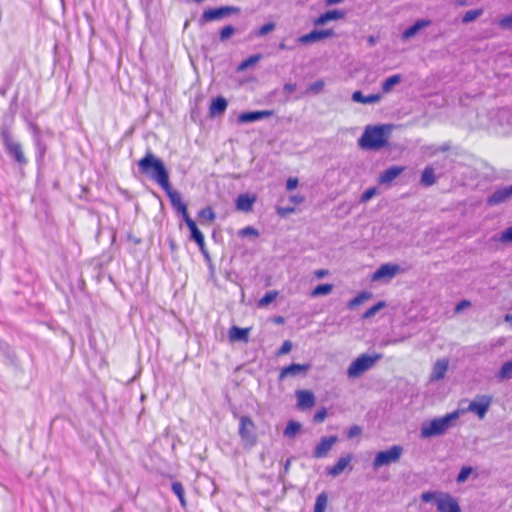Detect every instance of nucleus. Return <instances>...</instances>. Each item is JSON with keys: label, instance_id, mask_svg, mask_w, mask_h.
I'll return each mask as SVG.
<instances>
[{"label": "nucleus", "instance_id": "obj_1", "mask_svg": "<svg viewBox=\"0 0 512 512\" xmlns=\"http://www.w3.org/2000/svg\"><path fill=\"white\" fill-rule=\"evenodd\" d=\"M138 167L147 177L159 184L163 189L169 188V174L164 163L151 151L139 160Z\"/></svg>", "mask_w": 512, "mask_h": 512}, {"label": "nucleus", "instance_id": "obj_2", "mask_svg": "<svg viewBox=\"0 0 512 512\" xmlns=\"http://www.w3.org/2000/svg\"><path fill=\"white\" fill-rule=\"evenodd\" d=\"M391 130L390 125H368L359 138L358 144L366 150L380 149L386 145Z\"/></svg>", "mask_w": 512, "mask_h": 512}, {"label": "nucleus", "instance_id": "obj_3", "mask_svg": "<svg viewBox=\"0 0 512 512\" xmlns=\"http://www.w3.org/2000/svg\"><path fill=\"white\" fill-rule=\"evenodd\" d=\"M464 414V410H455L443 417L434 418L421 424L420 436L422 438H431L440 436L454 426L456 420Z\"/></svg>", "mask_w": 512, "mask_h": 512}, {"label": "nucleus", "instance_id": "obj_4", "mask_svg": "<svg viewBox=\"0 0 512 512\" xmlns=\"http://www.w3.org/2000/svg\"><path fill=\"white\" fill-rule=\"evenodd\" d=\"M425 503L433 502L438 512H461L456 498L443 491H425L420 496Z\"/></svg>", "mask_w": 512, "mask_h": 512}, {"label": "nucleus", "instance_id": "obj_5", "mask_svg": "<svg viewBox=\"0 0 512 512\" xmlns=\"http://www.w3.org/2000/svg\"><path fill=\"white\" fill-rule=\"evenodd\" d=\"M382 358L381 354H361L351 362L347 369V376L350 379H357L362 374L373 368V366Z\"/></svg>", "mask_w": 512, "mask_h": 512}, {"label": "nucleus", "instance_id": "obj_6", "mask_svg": "<svg viewBox=\"0 0 512 512\" xmlns=\"http://www.w3.org/2000/svg\"><path fill=\"white\" fill-rule=\"evenodd\" d=\"M402 454L403 447L400 445H393L387 450L380 451L373 460V468L378 469L382 466L396 463L400 460Z\"/></svg>", "mask_w": 512, "mask_h": 512}, {"label": "nucleus", "instance_id": "obj_7", "mask_svg": "<svg viewBox=\"0 0 512 512\" xmlns=\"http://www.w3.org/2000/svg\"><path fill=\"white\" fill-rule=\"evenodd\" d=\"M1 138L6 151L14 158V160L19 164H26L27 159L22 151L21 144L13 140L10 132L8 130H3L1 132Z\"/></svg>", "mask_w": 512, "mask_h": 512}, {"label": "nucleus", "instance_id": "obj_8", "mask_svg": "<svg viewBox=\"0 0 512 512\" xmlns=\"http://www.w3.org/2000/svg\"><path fill=\"white\" fill-rule=\"evenodd\" d=\"M492 403V397L489 395H477L473 401H471L468 407L464 410V413L470 412L478 416L479 419H483Z\"/></svg>", "mask_w": 512, "mask_h": 512}, {"label": "nucleus", "instance_id": "obj_9", "mask_svg": "<svg viewBox=\"0 0 512 512\" xmlns=\"http://www.w3.org/2000/svg\"><path fill=\"white\" fill-rule=\"evenodd\" d=\"M399 272H401V268L397 264H383L381 265L371 276V280L376 282L380 280L389 281L394 278Z\"/></svg>", "mask_w": 512, "mask_h": 512}, {"label": "nucleus", "instance_id": "obj_10", "mask_svg": "<svg viewBox=\"0 0 512 512\" xmlns=\"http://www.w3.org/2000/svg\"><path fill=\"white\" fill-rule=\"evenodd\" d=\"M254 430L255 426L250 418L245 416L240 418L239 433L242 440L248 446L254 445Z\"/></svg>", "mask_w": 512, "mask_h": 512}, {"label": "nucleus", "instance_id": "obj_11", "mask_svg": "<svg viewBox=\"0 0 512 512\" xmlns=\"http://www.w3.org/2000/svg\"><path fill=\"white\" fill-rule=\"evenodd\" d=\"M335 36V32L332 29L313 30L308 34L302 35L298 38L300 44H310L319 42L323 39L332 38Z\"/></svg>", "mask_w": 512, "mask_h": 512}, {"label": "nucleus", "instance_id": "obj_12", "mask_svg": "<svg viewBox=\"0 0 512 512\" xmlns=\"http://www.w3.org/2000/svg\"><path fill=\"white\" fill-rule=\"evenodd\" d=\"M337 441V436L322 437L314 448L313 457L317 459L326 457Z\"/></svg>", "mask_w": 512, "mask_h": 512}, {"label": "nucleus", "instance_id": "obj_13", "mask_svg": "<svg viewBox=\"0 0 512 512\" xmlns=\"http://www.w3.org/2000/svg\"><path fill=\"white\" fill-rule=\"evenodd\" d=\"M164 191L167 193L170 201H171V204L173 206V208L178 212L180 213L182 216H183V219L186 220V217H190L188 215V212H187V206L186 204L183 202L180 194L176 191H174L172 188H171V185L169 184V188L168 189H164Z\"/></svg>", "mask_w": 512, "mask_h": 512}, {"label": "nucleus", "instance_id": "obj_14", "mask_svg": "<svg viewBox=\"0 0 512 512\" xmlns=\"http://www.w3.org/2000/svg\"><path fill=\"white\" fill-rule=\"evenodd\" d=\"M512 198V185L501 187L494 191L487 199V203L491 206L498 205L500 203L506 202Z\"/></svg>", "mask_w": 512, "mask_h": 512}, {"label": "nucleus", "instance_id": "obj_15", "mask_svg": "<svg viewBox=\"0 0 512 512\" xmlns=\"http://www.w3.org/2000/svg\"><path fill=\"white\" fill-rule=\"evenodd\" d=\"M353 459V456L349 453L342 454L337 460L336 464L327 469L328 475L332 477L339 476L345 469L350 468V463Z\"/></svg>", "mask_w": 512, "mask_h": 512}, {"label": "nucleus", "instance_id": "obj_16", "mask_svg": "<svg viewBox=\"0 0 512 512\" xmlns=\"http://www.w3.org/2000/svg\"><path fill=\"white\" fill-rule=\"evenodd\" d=\"M448 367H449V361L447 359H445V358L438 359L432 367V371L430 374V381L437 382V381L442 380L448 371Z\"/></svg>", "mask_w": 512, "mask_h": 512}, {"label": "nucleus", "instance_id": "obj_17", "mask_svg": "<svg viewBox=\"0 0 512 512\" xmlns=\"http://www.w3.org/2000/svg\"><path fill=\"white\" fill-rule=\"evenodd\" d=\"M234 11V8L232 7H219L215 9H208L205 10L202 14V19L205 22L219 20L224 18L225 16H228L231 12Z\"/></svg>", "mask_w": 512, "mask_h": 512}, {"label": "nucleus", "instance_id": "obj_18", "mask_svg": "<svg viewBox=\"0 0 512 512\" xmlns=\"http://www.w3.org/2000/svg\"><path fill=\"white\" fill-rule=\"evenodd\" d=\"M310 366L308 364H291L289 366L284 367L279 375V379L283 380L287 377H294L299 375L300 373H306L309 370Z\"/></svg>", "mask_w": 512, "mask_h": 512}, {"label": "nucleus", "instance_id": "obj_19", "mask_svg": "<svg viewBox=\"0 0 512 512\" xmlns=\"http://www.w3.org/2000/svg\"><path fill=\"white\" fill-rule=\"evenodd\" d=\"M345 17V12L342 10H330L323 14H321L319 17L314 19L313 24L315 26H322L328 23L329 21L334 20H340Z\"/></svg>", "mask_w": 512, "mask_h": 512}, {"label": "nucleus", "instance_id": "obj_20", "mask_svg": "<svg viewBox=\"0 0 512 512\" xmlns=\"http://www.w3.org/2000/svg\"><path fill=\"white\" fill-rule=\"evenodd\" d=\"M184 221L191 232V239H193L197 243L200 250L204 253L205 240L202 232L198 229L196 223L190 217H186V220Z\"/></svg>", "mask_w": 512, "mask_h": 512}, {"label": "nucleus", "instance_id": "obj_21", "mask_svg": "<svg viewBox=\"0 0 512 512\" xmlns=\"http://www.w3.org/2000/svg\"><path fill=\"white\" fill-rule=\"evenodd\" d=\"M297 405L300 409L311 408L315 404V396L311 391L298 390L296 392Z\"/></svg>", "mask_w": 512, "mask_h": 512}, {"label": "nucleus", "instance_id": "obj_22", "mask_svg": "<svg viewBox=\"0 0 512 512\" xmlns=\"http://www.w3.org/2000/svg\"><path fill=\"white\" fill-rule=\"evenodd\" d=\"M251 329H252L251 327H249V328H239L237 326L231 327L228 332V337H229L230 342H247Z\"/></svg>", "mask_w": 512, "mask_h": 512}, {"label": "nucleus", "instance_id": "obj_23", "mask_svg": "<svg viewBox=\"0 0 512 512\" xmlns=\"http://www.w3.org/2000/svg\"><path fill=\"white\" fill-rule=\"evenodd\" d=\"M430 25H431V21L428 19L417 20L412 26L407 28L402 33V39L408 40V39L414 37L420 30H422L426 27H429Z\"/></svg>", "mask_w": 512, "mask_h": 512}, {"label": "nucleus", "instance_id": "obj_24", "mask_svg": "<svg viewBox=\"0 0 512 512\" xmlns=\"http://www.w3.org/2000/svg\"><path fill=\"white\" fill-rule=\"evenodd\" d=\"M255 200V196L241 194L237 197L235 201L236 209L241 212H249L253 209V204Z\"/></svg>", "mask_w": 512, "mask_h": 512}, {"label": "nucleus", "instance_id": "obj_25", "mask_svg": "<svg viewBox=\"0 0 512 512\" xmlns=\"http://www.w3.org/2000/svg\"><path fill=\"white\" fill-rule=\"evenodd\" d=\"M404 170L405 167L402 166H391L380 175L379 182L381 184H388L396 179Z\"/></svg>", "mask_w": 512, "mask_h": 512}, {"label": "nucleus", "instance_id": "obj_26", "mask_svg": "<svg viewBox=\"0 0 512 512\" xmlns=\"http://www.w3.org/2000/svg\"><path fill=\"white\" fill-rule=\"evenodd\" d=\"M352 101L362 104H373L381 101L382 96L380 94H370L364 96L361 91L353 92L351 96Z\"/></svg>", "mask_w": 512, "mask_h": 512}, {"label": "nucleus", "instance_id": "obj_27", "mask_svg": "<svg viewBox=\"0 0 512 512\" xmlns=\"http://www.w3.org/2000/svg\"><path fill=\"white\" fill-rule=\"evenodd\" d=\"M436 182L435 172L433 167L427 166L421 175V184L426 187L432 186Z\"/></svg>", "mask_w": 512, "mask_h": 512}, {"label": "nucleus", "instance_id": "obj_28", "mask_svg": "<svg viewBox=\"0 0 512 512\" xmlns=\"http://www.w3.org/2000/svg\"><path fill=\"white\" fill-rule=\"evenodd\" d=\"M402 81V76L400 74H395L390 77H388L383 83H382V91L383 93H389L392 91V89L398 85Z\"/></svg>", "mask_w": 512, "mask_h": 512}, {"label": "nucleus", "instance_id": "obj_29", "mask_svg": "<svg viewBox=\"0 0 512 512\" xmlns=\"http://www.w3.org/2000/svg\"><path fill=\"white\" fill-rule=\"evenodd\" d=\"M226 107L227 101L222 97H218L212 101L210 106V113L212 115L221 114L225 111Z\"/></svg>", "mask_w": 512, "mask_h": 512}, {"label": "nucleus", "instance_id": "obj_30", "mask_svg": "<svg viewBox=\"0 0 512 512\" xmlns=\"http://www.w3.org/2000/svg\"><path fill=\"white\" fill-rule=\"evenodd\" d=\"M371 297H372V293L365 292V291L361 292L356 297H354L352 300H350L347 303V308L348 309H354L357 306H359L362 303H364L365 301L369 300Z\"/></svg>", "mask_w": 512, "mask_h": 512}, {"label": "nucleus", "instance_id": "obj_31", "mask_svg": "<svg viewBox=\"0 0 512 512\" xmlns=\"http://www.w3.org/2000/svg\"><path fill=\"white\" fill-rule=\"evenodd\" d=\"M333 290V285L332 284H321V285H318L316 286L311 292H310V296L312 298H316V297H319V296H326L328 294H330Z\"/></svg>", "mask_w": 512, "mask_h": 512}, {"label": "nucleus", "instance_id": "obj_32", "mask_svg": "<svg viewBox=\"0 0 512 512\" xmlns=\"http://www.w3.org/2000/svg\"><path fill=\"white\" fill-rule=\"evenodd\" d=\"M497 378L500 381L512 378V360L505 362L498 371Z\"/></svg>", "mask_w": 512, "mask_h": 512}, {"label": "nucleus", "instance_id": "obj_33", "mask_svg": "<svg viewBox=\"0 0 512 512\" xmlns=\"http://www.w3.org/2000/svg\"><path fill=\"white\" fill-rule=\"evenodd\" d=\"M301 429V424L296 421H289L285 430L284 435L287 438H293Z\"/></svg>", "mask_w": 512, "mask_h": 512}, {"label": "nucleus", "instance_id": "obj_34", "mask_svg": "<svg viewBox=\"0 0 512 512\" xmlns=\"http://www.w3.org/2000/svg\"><path fill=\"white\" fill-rule=\"evenodd\" d=\"M328 498L326 493H320L315 502L314 512H324L327 507Z\"/></svg>", "mask_w": 512, "mask_h": 512}, {"label": "nucleus", "instance_id": "obj_35", "mask_svg": "<svg viewBox=\"0 0 512 512\" xmlns=\"http://www.w3.org/2000/svg\"><path fill=\"white\" fill-rule=\"evenodd\" d=\"M483 13L482 9H474L467 11L462 18L463 23H469L477 19Z\"/></svg>", "mask_w": 512, "mask_h": 512}, {"label": "nucleus", "instance_id": "obj_36", "mask_svg": "<svg viewBox=\"0 0 512 512\" xmlns=\"http://www.w3.org/2000/svg\"><path fill=\"white\" fill-rule=\"evenodd\" d=\"M386 306V303L384 301H380L371 308H369L364 314L363 318L368 319L372 318L377 312H379L381 309H383Z\"/></svg>", "mask_w": 512, "mask_h": 512}, {"label": "nucleus", "instance_id": "obj_37", "mask_svg": "<svg viewBox=\"0 0 512 512\" xmlns=\"http://www.w3.org/2000/svg\"><path fill=\"white\" fill-rule=\"evenodd\" d=\"M278 295L277 291H269L267 292L259 301L258 306H267L271 302H273Z\"/></svg>", "mask_w": 512, "mask_h": 512}, {"label": "nucleus", "instance_id": "obj_38", "mask_svg": "<svg viewBox=\"0 0 512 512\" xmlns=\"http://www.w3.org/2000/svg\"><path fill=\"white\" fill-rule=\"evenodd\" d=\"M472 472H473L472 467H470V466L462 467L457 476V479H456L457 482L464 483L468 479V477L471 475Z\"/></svg>", "mask_w": 512, "mask_h": 512}, {"label": "nucleus", "instance_id": "obj_39", "mask_svg": "<svg viewBox=\"0 0 512 512\" xmlns=\"http://www.w3.org/2000/svg\"><path fill=\"white\" fill-rule=\"evenodd\" d=\"M198 215L200 218L205 219L208 222H213L215 219V213H214L213 209L210 207H206V208L202 209Z\"/></svg>", "mask_w": 512, "mask_h": 512}, {"label": "nucleus", "instance_id": "obj_40", "mask_svg": "<svg viewBox=\"0 0 512 512\" xmlns=\"http://www.w3.org/2000/svg\"><path fill=\"white\" fill-rule=\"evenodd\" d=\"M324 86L325 82L323 80H317L309 85L307 92L312 94H318L323 90Z\"/></svg>", "mask_w": 512, "mask_h": 512}, {"label": "nucleus", "instance_id": "obj_41", "mask_svg": "<svg viewBox=\"0 0 512 512\" xmlns=\"http://www.w3.org/2000/svg\"><path fill=\"white\" fill-rule=\"evenodd\" d=\"M499 241L504 244H512V226L501 233Z\"/></svg>", "mask_w": 512, "mask_h": 512}, {"label": "nucleus", "instance_id": "obj_42", "mask_svg": "<svg viewBox=\"0 0 512 512\" xmlns=\"http://www.w3.org/2000/svg\"><path fill=\"white\" fill-rule=\"evenodd\" d=\"M235 33V29L233 26H225L220 31V39L221 41H225L229 39Z\"/></svg>", "mask_w": 512, "mask_h": 512}, {"label": "nucleus", "instance_id": "obj_43", "mask_svg": "<svg viewBox=\"0 0 512 512\" xmlns=\"http://www.w3.org/2000/svg\"><path fill=\"white\" fill-rule=\"evenodd\" d=\"M253 121H256V111L242 113L238 117V122H240V123L253 122Z\"/></svg>", "mask_w": 512, "mask_h": 512}, {"label": "nucleus", "instance_id": "obj_44", "mask_svg": "<svg viewBox=\"0 0 512 512\" xmlns=\"http://www.w3.org/2000/svg\"><path fill=\"white\" fill-rule=\"evenodd\" d=\"M256 63V55H251L248 59L243 61L237 68L238 71H243L246 68L254 65Z\"/></svg>", "mask_w": 512, "mask_h": 512}, {"label": "nucleus", "instance_id": "obj_45", "mask_svg": "<svg viewBox=\"0 0 512 512\" xmlns=\"http://www.w3.org/2000/svg\"><path fill=\"white\" fill-rule=\"evenodd\" d=\"M295 212L294 206L277 207V213L281 217H286Z\"/></svg>", "mask_w": 512, "mask_h": 512}, {"label": "nucleus", "instance_id": "obj_46", "mask_svg": "<svg viewBox=\"0 0 512 512\" xmlns=\"http://www.w3.org/2000/svg\"><path fill=\"white\" fill-rule=\"evenodd\" d=\"M361 433H362V428L358 425H353L352 427H350V429L347 433V437L349 439H352L354 437L360 436Z\"/></svg>", "mask_w": 512, "mask_h": 512}, {"label": "nucleus", "instance_id": "obj_47", "mask_svg": "<svg viewBox=\"0 0 512 512\" xmlns=\"http://www.w3.org/2000/svg\"><path fill=\"white\" fill-rule=\"evenodd\" d=\"M376 194V189L375 188H369L367 189L362 195H361V198H360V202L364 203V202H367L369 201L372 197H374V195Z\"/></svg>", "mask_w": 512, "mask_h": 512}, {"label": "nucleus", "instance_id": "obj_48", "mask_svg": "<svg viewBox=\"0 0 512 512\" xmlns=\"http://www.w3.org/2000/svg\"><path fill=\"white\" fill-rule=\"evenodd\" d=\"M326 416H327L326 409L325 408H321L314 415V421L317 422V423H321V422H323L325 420Z\"/></svg>", "mask_w": 512, "mask_h": 512}, {"label": "nucleus", "instance_id": "obj_49", "mask_svg": "<svg viewBox=\"0 0 512 512\" xmlns=\"http://www.w3.org/2000/svg\"><path fill=\"white\" fill-rule=\"evenodd\" d=\"M292 349V343L290 341H284L281 348L278 351L279 355H284L290 352Z\"/></svg>", "mask_w": 512, "mask_h": 512}, {"label": "nucleus", "instance_id": "obj_50", "mask_svg": "<svg viewBox=\"0 0 512 512\" xmlns=\"http://www.w3.org/2000/svg\"><path fill=\"white\" fill-rule=\"evenodd\" d=\"M470 305H471V302H470V301H468V300H462V301H460V302L456 305V307H455V312H456V313H460V312H462L464 309H466V308L470 307Z\"/></svg>", "mask_w": 512, "mask_h": 512}, {"label": "nucleus", "instance_id": "obj_51", "mask_svg": "<svg viewBox=\"0 0 512 512\" xmlns=\"http://www.w3.org/2000/svg\"><path fill=\"white\" fill-rule=\"evenodd\" d=\"M298 186V179L295 177L288 178L286 181V188L289 191L294 190Z\"/></svg>", "mask_w": 512, "mask_h": 512}, {"label": "nucleus", "instance_id": "obj_52", "mask_svg": "<svg viewBox=\"0 0 512 512\" xmlns=\"http://www.w3.org/2000/svg\"><path fill=\"white\" fill-rule=\"evenodd\" d=\"M172 491L176 496H179L184 493V488L180 482H173L172 483Z\"/></svg>", "mask_w": 512, "mask_h": 512}, {"label": "nucleus", "instance_id": "obj_53", "mask_svg": "<svg viewBox=\"0 0 512 512\" xmlns=\"http://www.w3.org/2000/svg\"><path fill=\"white\" fill-rule=\"evenodd\" d=\"M304 201V196L302 195H291L289 197V202L293 204V206L295 207L296 205H299L301 204L302 202Z\"/></svg>", "mask_w": 512, "mask_h": 512}, {"label": "nucleus", "instance_id": "obj_54", "mask_svg": "<svg viewBox=\"0 0 512 512\" xmlns=\"http://www.w3.org/2000/svg\"><path fill=\"white\" fill-rule=\"evenodd\" d=\"M255 233H256V231L252 227H246V228H243V229L238 231V235L241 236V237H245V236H248V235H253Z\"/></svg>", "mask_w": 512, "mask_h": 512}, {"label": "nucleus", "instance_id": "obj_55", "mask_svg": "<svg viewBox=\"0 0 512 512\" xmlns=\"http://www.w3.org/2000/svg\"><path fill=\"white\" fill-rule=\"evenodd\" d=\"M273 29H274V24L273 23H269V24H266V25L262 26L258 30V34L265 35V34L269 33L270 31H272Z\"/></svg>", "mask_w": 512, "mask_h": 512}, {"label": "nucleus", "instance_id": "obj_56", "mask_svg": "<svg viewBox=\"0 0 512 512\" xmlns=\"http://www.w3.org/2000/svg\"><path fill=\"white\" fill-rule=\"evenodd\" d=\"M329 274V271L326 269H318L314 271V276L318 279H322Z\"/></svg>", "mask_w": 512, "mask_h": 512}, {"label": "nucleus", "instance_id": "obj_57", "mask_svg": "<svg viewBox=\"0 0 512 512\" xmlns=\"http://www.w3.org/2000/svg\"><path fill=\"white\" fill-rule=\"evenodd\" d=\"M500 24L503 27L511 26L512 25V16H509V17H506V18L502 19Z\"/></svg>", "mask_w": 512, "mask_h": 512}, {"label": "nucleus", "instance_id": "obj_58", "mask_svg": "<svg viewBox=\"0 0 512 512\" xmlns=\"http://www.w3.org/2000/svg\"><path fill=\"white\" fill-rule=\"evenodd\" d=\"M296 88V85L295 84H291V83H288L284 86V89L287 91V92H292L294 91Z\"/></svg>", "mask_w": 512, "mask_h": 512}, {"label": "nucleus", "instance_id": "obj_59", "mask_svg": "<svg viewBox=\"0 0 512 512\" xmlns=\"http://www.w3.org/2000/svg\"><path fill=\"white\" fill-rule=\"evenodd\" d=\"M272 321L276 324H283L284 318L282 316H276L272 318Z\"/></svg>", "mask_w": 512, "mask_h": 512}, {"label": "nucleus", "instance_id": "obj_60", "mask_svg": "<svg viewBox=\"0 0 512 512\" xmlns=\"http://www.w3.org/2000/svg\"><path fill=\"white\" fill-rule=\"evenodd\" d=\"M270 111H258V120L270 115Z\"/></svg>", "mask_w": 512, "mask_h": 512}, {"label": "nucleus", "instance_id": "obj_61", "mask_svg": "<svg viewBox=\"0 0 512 512\" xmlns=\"http://www.w3.org/2000/svg\"><path fill=\"white\" fill-rule=\"evenodd\" d=\"M177 497H178V499L180 501L181 506L185 507L186 506V500H185V497H184V493L179 495V496H177Z\"/></svg>", "mask_w": 512, "mask_h": 512}, {"label": "nucleus", "instance_id": "obj_62", "mask_svg": "<svg viewBox=\"0 0 512 512\" xmlns=\"http://www.w3.org/2000/svg\"><path fill=\"white\" fill-rule=\"evenodd\" d=\"M343 0H326V5L327 6H332V5H335V4H338L340 2H342Z\"/></svg>", "mask_w": 512, "mask_h": 512}, {"label": "nucleus", "instance_id": "obj_63", "mask_svg": "<svg viewBox=\"0 0 512 512\" xmlns=\"http://www.w3.org/2000/svg\"><path fill=\"white\" fill-rule=\"evenodd\" d=\"M505 321H506V322H512V314H507V315L505 316Z\"/></svg>", "mask_w": 512, "mask_h": 512}, {"label": "nucleus", "instance_id": "obj_64", "mask_svg": "<svg viewBox=\"0 0 512 512\" xmlns=\"http://www.w3.org/2000/svg\"><path fill=\"white\" fill-rule=\"evenodd\" d=\"M368 42H369L370 44H374V42H375V41H374V38H373V37H370V38L368 39Z\"/></svg>", "mask_w": 512, "mask_h": 512}]
</instances>
